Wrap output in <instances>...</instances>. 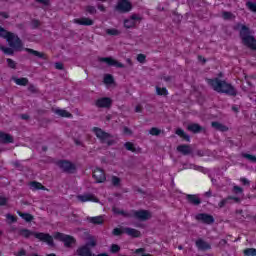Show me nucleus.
I'll return each mask as SVG.
<instances>
[{
    "label": "nucleus",
    "instance_id": "nucleus-1",
    "mask_svg": "<svg viewBox=\"0 0 256 256\" xmlns=\"http://www.w3.org/2000/svg\"><path fill=\"white\" fill-rule=\"evenodd\" d=\"M18 235H20V237H24V239H29L32 235L33 237H35V239H38V241H42V243H47L49 247L55 246L53 236H51V234L49 233L35 232L27 228H20L18 229Z\"/></svg>",
    "mask_w": 256,
    "mask_h": 256
},
{
    "label": "nucleus",
    "instance_id": "nucleus-2",
    "mask_svg": "<svg viewBox=\"0 0 256 256\" xmlns=\"http://www.w3.org/2000/svg\"><path fill=\"white\" fill-rule=\"evenodd\" d=\"M0 37L6 39L9 47L15 49V51H21L23 49V41L19 36L13 32L7 31L5 28L0 26Z\"/></svg>",
    "mask_w": 256,
    "mask_h": 256
},
{
    "label": "nucleus",
    "instance_id": "nucleus-3",
    "mask_svg": "<svg viewBox=\"0 0 256 256\" xmlns=\"http://www.w3.org/2000/svg\"><path fill=\"white\" fill-rule=\"evenodd\" d=\"M208 83L212 86V89H214V91H217V93H225L226 95L232 96L237 95V90H235V88L231 84L223 80H219V78L208 80Z\"/></svg>",
    "mask_w": 256,
    "mask_h": 256
},
{
    "label": "nucleus",
    "instance_id": "nucleus-4",
    "mask_svg": "<svg viewBox=\"0 0 256 256\" xmlns=\"http://www.w3.org/2000/svg\"><path fill=\"white\" fill-rule=\"evenodd\" d=\"M236 31H240V37L242 39V43L249 47L250 49H254L256 51V40L255 37L251 35V31L249 28L243 24H237L235 26Z\"/></svg>",
    "mask_w": 256,
    "mask_h": 256
},
{
    "label": "nucleus",
    "instance_id": "nucleus-5",
    "mask_svg": "<svg viewBox=\"0 0 256 256\" xmlns=\"http://www.w3.org/2000/svg\"><path fill=\"white\" fill-rule=\"evenodd\" d=\"M92 131L96 135L97 139H99L100 143H107L108 147H111V145L115 143L114 140H107L111 139V134L103 131V129L99 127H93Z\"/></svg>",
    "mask_w": 256,
    "mask_h": 256
},
{
    "label": "nucleus",
    "instance_id": "nucleus-6",
    "mask_svg": "<svg viewBox=\"0 0 256 256\" xmlns=\"http://www.w3.org/2000/svg\"><path fill=\"white\" fill-rule=\"evenodd\" d=\"M54 239L57 241H62V243H64V247H67L68 249L77 243L75 237L61 232H56L54 234Z\"/></svg>",
    "mask_w": 256,
    "mask_h": 256
},
{
    "label": "nucleus",
    "instance_id": "nucleus-7",
    "mask_svg": "<svg viewBox=\"0 0 256 256\" xmlns=\"http://www.w3.org/2000/svg\"><path fill=\"white\" fill-rule=\"evenodd\" d=\"M56 165L63 171V173L73 174L77 171V165L69 160H58Z\"/></svg>",
    "mask_w": 256,
    "mask_h": 256
},
{
    "label": "nucleus",
    "instance_id": "nucleus-8",
    "mask_svg": "<svg viewBox=\"0 0 256 256\" xmlns=\"http://www.w3.org/2000/svg\"><path fill=\"white\" fill-rule=\"evenodd\" d=\"M77 200L80 203H99V198L91 193L79 194L77 195Z\"/></svg>",
    "mask_w": 256,
    "mask_h": 256
},
{
    "label": "nucleus",
    "instance_id": "nucleus-9",
    "mask_svg": "<svg viewBox=\"0 0 256 256\" xmlns=\"http://www.w3.org/2000/svg\"><path fill=\"white\" fill-rule=\"evenodd\" d=\"M113 105V100L109 97H101L95 101V106L98 109H109Z\"/></svg>",
    "mask_w": 256,
    "mask_h": 256
},
{
    "label": "nucleus",
    "instance_id": "nucleus-10",
    "mask_svg": "<svg viewBox=\"0 0 256 256\" xmlns=\"http://www.w3.org/2000/svg\"><path fill=\"white\" fill-rule=\"evenodd\" d=\"M92 177L95 179L96 183H105V181H107L105 170L101 168H95L93 170Z\"/></svg>",
    "mask_w": 256,
    "mask_h": 256
},
{
    "label": "nucleus",
    "instance_id": "nucleus-11",
    "mask_svg": "<svg viewBox=\"0 0 256 256\" xmlns=\"http://www.w3.org/2000/svg\"><path fill=\"white\" fill-rule=\"evenodd\" d=\"M98 61L100 63H106L108 67H117L118 69L123 68V64L111 57H100L98 58Z\"/></svg>",
    "mask_w": 256,
    "mask_h": 256
},
{
    "label": "nucleus",
    "instance_id": "nucleus-12",
    "mask_svg": "<svg viewBox=\"0 0 256 256\" xmlns=\"http://www.w3.org/2000/svg\"><path fill=\"white\" fill-rule=\"evenodd\" d=\"M130 215H133L136 219L139 221H148V219H151L152 214L148 210H138L132 212Z\"/></svg>",
    "mask_w": 256,
    "mask_h": 256
},
{
    "label": "nucleus",
    "instance_id": "nucleus-13",
    "mask_svg": "<svg viewBox=\"0 0 256 256\" xmlns=\"http://www.w3.org/2000/svg\"><path fill=\"white\" fill-rule=\"evenodd\" d=\"M114 11L118 13H129V0H119Z\"/></svg>",
    "mask_w": 256,
    "mask_h": 256
},
{
    "label": "nucleus",
    "instance_id": "nucleus-14",
    "mask_svg": "<svg viewBox=\"0 0 256 256\" xmlns=\"http://www.w3.org/2000/svg\"><path fill=\"white\" fill-rule=\"evenodd\" d=\"M196 219L197 221H202V223H206L207 225H211V223L215 222V219L213 218V216L205 213H200L196 215Z\"/></svg>",
    "mask_w": 256,
    "mask_h": 256
},
{
    "label": "nucleus",
    "instance_id": "nucleus-15",
    "mask_svg": "<svg viewBox=\"0 0 256 256\" xmlns=\"http://www.w3.org/2000/svg\"><path fill=\"white\" fill-rule=\"evenodd\" d=\"M76 255L77 256H93L95 254H93L89 246L83 245L76 250Z\"/></svg>",
    "mask_w": 256,
    "mask_h": 256
},
{
    "label": "nucleus",
    "instance_id": "nucleus-16",
    "mask_svg": "<svg viewBox=\"0 0 256 256\" xmlns=\"http://www.w3.org/2000/svg\"><path fill=\"white\" fill-rule=\"evenodd\" d=\"M74 23H76V25H83L84 27H91L95 22L90 18L82 17L74 19Z\"/></svg>",
    "mask_w": 256,
    "mask_h": 256
},
{
    "label": "nucleus",
    "instance_id": "nucleus-17",
    "mask_svg": "<svg viewBox=\"0 0 256 256\" xmlns=\"http://www.w3.org/2000/svg\"><path fill=\"white\" fill-rule=\"evenodd\" d=\"M196 247L199 251H209V249H211V244L205 242L203 239H198L196 241Z\"/></svg>",
    "mask_w": 256,
    "mask_h": 256
},
{
    "label": "nucleus",
    "instance_id": "nucleus-18",
    "mask_svg": "<svg viewBox=\"0 0 256 256\" xmlns=\"http://www.w3.org/2000/svg\"><path fill=\"white\" fill-rule=\"evenodd\" d=\"M25 51L26 53H30V55H34L35 57H39V59H43L44 61H47V59H49V57H47L46 54L43 52H39L31 48H25Z\"/></svg>",
    "mask_w": 256,
    "mask_h": 256
},
{
    "label": "nucleus",
    "instance_id": "nucleus-19",
    "mask_svg": "<svg viewBox=\"0 0 256 256\" xmlns=\"http://www.w3.org/2000/svg\"><path fill=\"white\" fill-rule=\"evenodd\" d=\"M13 136L11 134H7L5 132H0V143H4L5 145L9 143H14Z\"/></svg>",
    "mask_w": 256,
    "mask_h": 256
},
{
    "label": "nucleus",
    "instance_id": "nucleus-20",
    "mask_svg": "<svg viewBox=\"0 0 256 256\" xmlns=\"http://www.w3.org/2000/svg\"><path fill=\"white\" fill-rule=\"evenodd\" d=\"M29 185L31 191H47V188L41 182L31 181Z\"/></svg>",
    "mask_w": 256,
    "mask_h": 256
},
{
    "label": "nucleus",
    "instance_id": "nucleus-21",
    "mask_svg": "<svg viewBox=\"0 0 256 256\" xmlns=\"http://www.w3.org/2000/svg\"><path fill=\"white\" fill-rule=\"evenodd\" d=\"M87 221L88 223H92V225H103V223H105L103 216H88Z\"/></svg>",
    "mask_w": 256,
    "mask_h": 256
},
{
    "label": "nucleus",
    "instance_id": "nucleus-22",
    "mask_svg": "<svg viewBox=\"0 0 256 256\" xmlns=\"http://www.w3.org/2000/svg\"><path fill=\"white\" fill-rule=\"evenodd\" d=\"M141 23V17L138 14H133L129 19V27H135Z\"/></svg>",
    "mask_w": 256,
    "mask_h": 256
},
{
    "label": "nucleus",
    "instance_id": "nucleus-23",
    "mask_svg": "<svg viewBox=\"0 0 256 256\" xmlns=\"http://www.w3.org/2000/svg\"><path fill=\"white\" fill-rule=\"evenodd\" d=\"M123 233H126L127 235H129V228H114L112 231V235H114L115 237H119L121 235H123Z\"/></svg>",
    "mask_w": 256,
    "mask_h": 256
},
{
    "label": "nucleus",
    "instance_id": "nucleus-24",
    "mask_svg": "<svg viewBox=\"0 0 256 256\" xmlns=\"http://www.w3.org/2000/svg\"><path fill=\"white\" fill-rule=\"evenodd\" d=\"M212 127L216 131H222V132L229 131V128L224 124H221L220 122H212Z\"/></svg>",
    "mask_w": 256,
    "mask_h": 256
},
{
    "label": "nucleus",
    "instance_id": "nucleus-25",
    "mask_svg": "<svg viewBox=\"0 0 256 256\" xmlns=\"http://www.w3.org/2000/svg\"><path fill=\"white\" fill-rule=\"evenodd\" d=\"M55 113L56 115H59V117H66L67 119H71V117H73V114L63 109H56Z\"/></svg>",
    "mask_w": 256,
    "mask_h": 256
},
{
    "label": "nucleus",
    "instance_id": "nucleus-26",
    "mask_svg": "<svg viewBox=\"0 0 256 256\" xmlns=\"http://www.w3.org/2000/svg\"><path fill=\"white\" fill-rule=\"evenodd\" d=\"M14 83H16V85H19L20 87H27V85L29 84V79L25 77L15 78Z\"/></svg>",
    "mask_w": 256,
    "mask_h": 256
},
{
    "label": "nucleus",
    "instance_id": "nucleus-27",
    "mask_svg": "<svg viewBox=\"0 0 256 256\" xmlns=\"http://www.w3.org/2000/svg\"><path fill=\"white\" fill-rule=\"evenodd\" d=\"M177 151L179 153H182V155H189L191 153V147L188 145H180L177 147Z\"/></svg>",
    "mask_w": 256,
    "mask_h": 256
},
{
    "label": "nucleus",
    "instance_id": "nucleus-28",
    "mask_svg": "<svg viewBox=\"0 0 256 256\" xmlns=\"http://www.w3.org/2000/svg\"><path fill=\"white\" fill-rule=\"evenodd\" d=\"M187 199H188L189 203H192V205H200L201 204V199H199V197H197L196 195L188 194Z\"/></svg>",
    "mask_w": 256,
    "mask_h": 256
},
{
    "label": "nucleus",
    "instance_id": "nucleus-29",
    "mask_svg": "<svg viewBox=\"0 0 256 256\" xmlns=\"http://www.w3.org/2000/svg\"><path fill=\"white\" fill-rule=\"evenodd\" d=\"M18 215H19V217L24 219V221H26V223H31V221H33V219H35V217L29 213L18 212Z\"/></svg>",
    "mask_w": 256,
    "mask_h": 256
},
{
    "label": "nucleus",
    "instance_id": "nucleus-30",
    "mask_svg": "<svg viewBox=\"0 0 256 256\" xmlns=\"http://www.w3.org/2000/svg\"><path fill=\"white\" fill-rule=\"evenodd\" d=\"M188 131H191L192 133H199L201 131V126L199 124H189L187 127Z\"/></svg>",
    "mask_w": 256,
    "mask_h": 256
},
{
    "label": "nucleus",
    "instance_id": "nucleus-31",
    "mask_svg": "<svg viewBox=\"0 0 256 256\" xmlns=\"http://www.w3.org/2000/svg\"><path fill=\"white\" fill-rule=\"evenodd\" d=\"M176 135H178V137H182V139H185V141H190V140H191V138L189 137V135H187V134L185 133V131H183V129H181V128H178V129L176 130Z\"/></svg>",
    "mask_w": 256,
    "mask_h": 256
},
{
    "label": "nucleus",
    "instance_id": "nucleus-32",
    "mask_svg": "<svg viewBox=\"0 0 256 256\" xmlns=\"http://www.w3.org/2000/svg\"><path fill=\"white\" fill-rule=\"evenodd\" d=\"M104 83L105 85H113L115 83V78H113V75L106 74L104 76Z\"/></svg>",
    "mask_w": 256,
    "mask_h": 256
},
{
    "label": "nucleus",
    "instance_id": "nucleus-33",
    "mask_svg": "<svg viewBox=\"0 0 256 256\" xmlns=\"http://www.w3.org/2000/svg\"><path fill=\"white\" fill-rule=\"evenodd\" d=\"M112 211H113L114 215H122V217H128L129 216V213H127L126 211L121 210L117 207H113Z\"/></svg>",
    "mask_w": 256,
    "mask_h": 256
},
{
    "label": "nucleus",
    "instance_id": "nucleus-34",
    "mask_svg": "<svg viewBox=\"0 0 256 256\" xmlns=\"http://www.w3.org/2000/svg\"><path fill=\"white\" fill-rule=\"evenodd\" d=\"M246 7L251 11L252 13H256V3L252 1L246 2Z\"/></svg>",
    "mask_w": 256,
    "mask_h": 256
},
{
    "label": "nucleus",
    "instance_id": "nucleus-35",
    "mask_svg": "<svg viewBox=\"0 0 256 256\" xmlns=\"http://www.w3.org/2000/svg\"><path fill=\"white\" fill-rule=\"evenodd\" d=\"M111 181H112L113 187H121V178L117 176H112Z\"/></svg>",
    "mask_w": 256,
    "mask_h": 256
},
{
    "label": "nucleus",
    "instance_id": "nucleus-36",
    "mask_svg": "<svg viewBox=\"0 0 256 256\" xmlns=\"http://www.w3.org/2000/svg\"><path fill=\"white\" fill-rule=\"evenodd\" d=\"M85 11L86 13H89V15H95V13H97V8H95V6L88 5L85 7Z\"/></svg>",
    "mask_w": 256,
    "mask_h": 256
},
{
    "label": "nucleus",
    "instance_id": "nucleus-37",
    "mask_svg": "<svg viewBox=\"0 0 256 256\" xmlns=\"http://www.w3.org/2000/svg\"><path fill=\"white\" fill-rule=\"evenodd\" d=\"M231 203V197H227L225 199H222L219 203H218V207L220 209H223V207L227 204Z\"/></svg>",
    "mask_w": 256,
    "mask_h": 256
},
{
    "label": "nucleus",
    "instance_id": "nucleus-38",
    "mask_svg": "<svg viewBox=\"0 0 256 256\" xmlns=\"http://www.w3.org/2000/svg\"><path fill=\"white\" fill-rule=\"evenodd\" d=\"M129 235L130 237H141V232L137 229L130 228Z\"/></svg>",
    "mask_w": 256,
    "mask_h": 256
},
{
    "label": "nucleus",
    "instance_id": "nucleus-39",
    "mask_svg": "<svg viewBox=\"0 0 256 256\" xmlns=\"http://www.w3.org/2000/svg\"><path fill=\"white\" fill-rule=\"evenodd\" d=\"M244 255L246 256H256V249L255 248H248L244 250Z\"/></svg>",
    "mask_w": 256,
    "mask_h": 256
},
{
    "label": "nucleus",
    "instance_id": "nucleus-40",
    "mask_svg": "<svg viewBox=\"0 0 256 256\" xmlns=\"http://www.w3.org/2000/svg\"><path fill=\"white\" fill-rule=\"evenodd\" d=\"M6 219L9 224L11 223H17V216L12 215V214H6Z\"/></svg>",
    "mask_w": 256,
    "mask_h": 256
},
{
    "label": "nucleus",
    "instance_id": "nucleus-41",
    "mask_svg": "<svg viewBox=\"0 0 256 256\" xmlns=\"http://www.w3.org/2000/svg\"><path fill=\"white\" fill-rule=\"evenodd\" d=\"M13 49H15V48L2 47V51H3V53H5V55H13L15 53V51Z\"/></svg>",
    "mask_w": 256,
    "mask_h": 256
},
{
    "label": "nucleus",
    "instance_id": "nucleus-42",
    "mask_svg": "<svg viewBox=\"0 0 256 256\" xmlns=\"http://www.w3.org/2000/svg\"><path fill=\"white\" fill-rule=\"evenodd\" d=\"M119 251H121V247L117 244H112L110 247V253H119Z\"/></svg>",
    "mask_w": 256,
    "mask_h": 256
},
{
    "label": "nucleus",
    "instance_id": "nucleus-43",
    "mask_svg": "<svg viewBox=\"0 0 256 256\" xmlns=\"http://www.w3.org/2000/svg\"><path fill=\"white\" fill-rule=\"evenodd\" d=\"M106 33L107 35L117 36V35H120L121 32H119V30L115 28H112V29H107Z\"/></svg>",
    "mask_w": 256,
    "mask_h": 256
},
{
    "label": "nucleus",
    "instance_id": "nucleus-44",
    "mask_svg": "<svg viewBox=\"0 0 256 256\" xmlns=\"http://www.w3.org/2000/svg\"><path fill=\"white\" fill-rule=\"evenodd\" d=\"M156 93L157 95H167V88H161V87H156Z\"/></svg>",
    "mask_w": 256,
    "mask_h": 256
},
{
    "label": "nucleus",
    "instance_id": "nucleus-45",
    "mask_svg": "<svg viewBox=\"0 0 256 256\" xmlns=\"http://www.w3.org/2000/svg\"><path fill=\"white\" fill-rule=\"evenodd\" d=\"M7 63H8V67H10V69H16L17 68V63H15V61L11 58H7Z\"/></svg>",
    "mask_w": 256,
    "mask_h": 256
},
{
    "label": "nucleus",
    "instance_id": "nucleus-46",
    "mask_svg": "<svg viewBox=\"0 0 256 256\" xmlns=\"http://www.w3.org/2000/svg\"><path fill=\"white\" fill-rule=\"evenodd\" d=\"M149 133L154 136L161 135V129L153 127L149 130Z\"/></svg>",
    "mask_w": 256,
    "mask_h": 256
},
{
    "label": "nucleus",
    "instance_id": "nucleus-47",
    "mask_svg": "<svg viewBox=\"0 0 256 256\" xmlns=\"http://www.w3.org/2000/svg\"><path fill=\"white\" fill-rule=\"evenodd\" d=\"M245 159H248V161H251V163H256V157L251 154H243L242 155Z\"/></svg>",
    "mask_w": 256,
    "mask_h": 256
},
{
    "label": "nucleus",
    "instance_id": "nucleus-48",
    "mask_svg": "<svg viewBox=\"0 0 256 256\" xmlns=\"http://www.w3.org/2000/svg\"><path fill=\"white\" fill-rule=\"evenodd\" d=\"M31 25H32V29H38V27L41 26V21L34 19L32 20Z\"/></svg>",
    "mask_w": 256,
    "mask_h": 256
},
{
    "label": "nucleus",
    "instance_id": "nucleus-49",
    "mask_svg": "<svg viewBox=\"0 0 256 256\" xmlns=\"http://www.w3.org/2000/svg\"><path fill=\"white\" fill-rule=\"evenodd\" d=\"M222 17L225 20H229V19H233L234 16H233V13L231 12H223Z\"/></svg>",
    "mask_w": 256,
    "mask_h": 256
},
{
    "label": "nucleus",
    "instance_id": "nucleus-50",
    "mask_svg": "<svg viewBox=\"0 0 256 256\" xmlns=\"http://www.w3.org/2000/svg\"><path fill=\"white\" fill-rule=\"evenodd\" d=\"M233 193H235L236 195H239V193H243V188L235 185L233 186Z\"/></svg>",
    "mask_w": 256,
    "mask_h": 256
},
{
    "label": "nucleus",
    "instance_id": "nucleus-51",
    "mask_svg": "<svg viewBox=\"0 0 256 256\" xmlns=\"http://www.w3.org/2000/svg\"><path fill=\"white\" fill-rule=\"evenodd\" d=\"M36 3H40L41 5H45L46 7H49L51 0H35Z\"/></svg>",
    "mask_w": 256,
    "mask_h": 256
},
{
    "label": "nucleus",
    "instance_id": "nucleus-52",
    "mask_svg": "<svg viewBox=\"0 0 256 256\" xmlns=\"http://www.w3.org/2000/svg\"><path fill=\"white\" fill-rule=\"evenodd\" d=\"M55 69H58V71H63L65 69V66H63V63L61 62H56Z\"/></svg>",
    "mask_w": 256,
    "mask_h": 256
},
{
    "label": "nucleus",
    "instance_id": "nucleus-53",
    "mask_svg": "<svg viewBox=\"0 0 256 256\" xmlns=\"http://www.w3.org/2000/svg\"><path fill=\"white\" fill-rule=\"evenodd\" d=\"M28 91H30V93H37V87L34 84H30L28 86Z\"/></svg>",
    "mask_w": 256,
    "mask_h": 256
},
{
    "label": "nucleus",
    "instance_id": "nucleus-54",
    "mask_svg": "<svg viewBox=\"0 0 256 256\" xmlns=\"http://www.w3.org/2000/svg\"><path fill=\"white\" fill-rule=\"evenodd\" d=\"M7 198L0 196V207H5V205H7Z\"/></svg>",
    "mask_w": 256,
    "mask_h": 256
},
{
    "label": "nucleus",
    "instance_id": "nucleus-55",
    "mask_svg": "<svg viewBox=\"0 0 256 256\" xmlns=\"http://www.w3.org/2000/svg\"><path fill=\"white\" fill-rule=\"evenodd\" d=\"M145 59H146V56H145L144 54H139V55L137 56V61H138L139 63H145Z\"/></svg>",
    "mask_w": 256,
    "mask_h": 256
},
{
    "label": "nucleus",
    "instance_id": "nucleus-56",
    "mask_svg": "<svg viewBox=\"0 0 256 256\" xmlns=\"http://www.w3.org/2000/svg\"><path fill=\"white\" fill-rule=\"evenodd\" d=\"M87 247H96L97 246V242L95 240H91L90 242H88Z\"/></svg>",
    "mask_w": 256,
    "mask_h": 256
},
{
    "label": "nucleus",
    "instance_id": "nucleus-57",
    "mask_svg": "<svg viewBox=\"0 0 256 256\" xmlns=\"http://www.w3.org/2000/svg\"><path fill=\"white\" fill-rule=\"evenodd\" d=\"M16 256H27V251H25V249H21L20 251H18Z\"/></svg>",
    "mask_w": 256,
    "mask_h": 256
},
{
    "label": "nucleus",
    "instance_id": "nucleus-58",
    "mask_svg": "<svg viewBox=\"0 0 256 256\" xmlns=\"http://www.w3.org/2000/svg\"><path fill=\"white\" fill-rule=\"evenodd\" d=\"M230 197V201H234L235 203H240L241 199L235 196H228Z\"/></svg>",
    "mask_w": 256,
    "mask_h": 256
},
{
    "label": "nucleus",
    "instance_id": "nucleus-59",
    "mask_svg": "<svg viewBox=\"0 0 256 256\" xmlns=\"http://www.w3.org/2000/svg\"><path fill=\"white\" fill-rule=\"evenodd\" d=\"M29 118H30L29 114H21L20 115V119H22L23 121H28Z\"/></svg>",
    "mask_w": 256,
    "mask_h": 256
},
{
    "label": "nucleus",
    "instance_id": "nucleus-60",
    "mask_svg": "<svg viewBox=\"0 0 256 256\" xmlns=\"http://www.w3.org/2000/svg\"><path fill=\"white\" fill-rule=\"evenodd\" d=\"M129 151H132L133 153L137 152V149L135 148V145H133V143H129Z\"/></svg>",
    "mask_w": 256,
    "mask_h": 256
},
{
    "label": "nucleus",
    "instance_id": "nucleus-61",
    "mask_svg": "<svg viewBox=\"0 0 256 256\" xmlns=\"http://www.w3.org/2000/svg\"><path fill=\"white\" fill-rule=\"evenodd\" d=\"M0 17H3V19H9V13H7V12H0Z\"/></svg>",
    "mask_w": 256,
    "mask_h": 256
},
{
    "label": "nucleus",
    "instance_id": "nucleus-62",
    "mask_svg": "<svg viewBox=\"0 0 256 256\" xmlns=\"http://www.w3.org/2000/svg\"><path fill=\"white\" fill-rule=\"evenodd\" d=\"M98 9L99 11H101L102 13H105V11H107V9L105 8V6L103 4L98 5Z\"/></svg>",
    "mask_w": 256,
    "mask_h": 256
},
{
    "label": "nucleus",
    "instance_id": "nucleus-63",
    "mask_svg": "<svg viewBox=\"0 0 256 256\" xmlns=\"http://www.w3.org/2000/svg\"><path fill=\"white\" fill-rule=\"evenodd\" d=\"M141 111H143V107H141V105H137L135 107V113H141Z\"/></svg>",
    "mask_w": 256,
    "mask_h": 256
},
{
    "label": "nucleus",
    "instance_id": "nucleus-64",
    "mask_svg": "<svg viewBox=\"0 0 256 256\" xmlns=\"http://www.w3.org/2000/svg\"><path fill=\"white\" fill-rule=\"evenodd\" d=\"M240 181L243 185H249V180H247V178H241Z\"/></svg>",
    "mask_w": 256,
    "mask_h": 256
}]
</instances>
